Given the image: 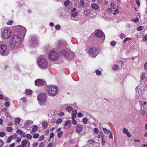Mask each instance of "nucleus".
Masks as SVG:
<instances>
[{
	"label": "nucleus",
	"instance_id": "f257e3e1",
	"mask_svg": "<svg viewBox=\"0 0 147 147\" xmlns=\"http://www.w3.org/2000/svg\"><path fill=\"white\" fill-rule=\"evenodd\" d=\"M21 40L19 37L16 35H14L10 41V45L12 47L16 46L19 45Z\"/></svg>",
	"mask_w": 147,
	"mask_h": 147
},
{
	"label": "nucleus",
	"instance_id": "f03ea898",
	"mask_svg": "<svg viewBox=\"0 0 147 147\" xmlns=\"http://www.w3.org/2000/svg\"><path fill=\"white\" fill-rule=\"evenodd\" d=\"M37 62L39 67L41 69L46 68L48 63L46 59L43 57L39 58Z\"/></svg>",
	"mask_w": 147,
	"mask_h": 147
},
{
	"label": "nucleus",
	"instance_id": "7ed1b4c3",
	"mask_svg": "<svg viewBox=\"0 0 147 147\" xmlns=\"http://www.w3.org/2000/svg\"><path fill=\"white\" fill-rule=\"evenodd\" d=\"M46 95L44 93H41L38 96V100L40 105H45L46 102Z\"/></svg>",
	"mask_w": 147,
	"mask_h": 147
},
{
	"label": "nucleus",
	"instance_id": "20e7f679",
	"mask_svg": "<svg viewBox=\"0 0 147 147\" xmlns=\"http://www.w3.org/2000/svg\"><path fill=\"white\" fill-rule=\"evenodd\" d=\"M57 87L55 86H49L47 90L50 96H55L57 93Z\"/></svg>",
	"mask_w": 147,
	"mask_h": 147
},
{
	"label": "nucleus",
	"instance_id": "39448f33",
	"mask_svg": "<svg viewBox=\"0 0 147 147\" xmlns=\"http://www.w3.org/2000/svg\"><path fill=\"white\" fill-rule=\"evenodd\" d=\"M49 57L51 60L54 61L58 59V55L55 51H51L49 53Z\"/></svg>",
	"mask_w": 147,
	"mask_h": 147
},
{
	"label": "nucleus",
	"instance_id": "423d86ee",
	"mask_svg": "<svg viewBox=\"0 0 147 147\" xmlns=\"http://www.w3.org/2000/svg\"><path fill=\"white\" fill-rule=\"evenodd\" d=\"M12 32L10 30L5 29L2 33V36L5 39H8L11 36Z\"/></svg>",
	"mask_w": 147,
	"mask_h": 147
},
{
	"label": "nucleus",
	"instance_id": "0eeeda50",
	"mask_svg": "<svg viewBox=\"0 0 147 147\" xmlns=\"http://www.w3.org/2000/svg\"><path fill=\"white\" fill-rule=\"evenodd\" d=\"M94 35L98 38H102L103 40L105 38V35L103 32L101 30H95Z\"/></svg>",
	"mask_w": 147,
	"mask_h": 147
},
{
	"label": "nucleus",
	"instance_id": "6e6552de",
	"mask_svg": "<svg viewBox=\"0 0 147 147\" xmlns=\"http://www.w3.org/2000/svg\"><path fill=\"white\" fill-rule=\"evenodd\" d=\"M7 50V46L4 44L0 45V54L1 55H5V53Z\"/></svg>",
	"mask_w": 147,
	"mask_h": 147
},
{
	"label": "nucleus",
	"instance_id": "1a4fd4ad",
	"mask_svg": "<svg viewBox=\"0 0 147 147\" xmlns=\"http://www.w3.org/2000/svg\"><path fill=\"white\" fill-rule=\"evenodd\" d=\"M46 82L40 79L36 80L35 81V85L37 86H41L45 85Z\"/></svg>",
	"mask_w": 147,
	"mask_h": 147
},
{
	"label": "nucleus",
	"instance_id": "9d476101",
	"mask_svg": "<svg viewBox=\"0 0 147 147\" xmlns=\"http://www.w3.org/2000/svg\"><path fill=\"white\" fill-rule=\"evenodd\" d=\"M99 50L98 49H97L95 47H92L89 50V52L91 54L98 55Z\"/></svg>",
	"mask_w": 147,
	"mask_h": 147
},
{
	"label": "nucleus",
	"instance_id": "9b49d317",
	"mask_svg": "<svg viewBox=\"0 0 147 147\" xmlns=\"http://www.w3.org/2000/svg\"><path fill=\"white\" fill-rule=\"evenodd\" d=\"M100 134H101V138L102 140V145L103 146L104 144L105 143V139L104 135L103 133L102 132H100Z\"/></svg>",
	"mask_w": 147,
	"mask_h": 147
},
{
	"label": "nucleus",
	"instance_id": "f8f14e48",
	"mask_svg": "<svg viewBox=\"0 0 147 147\" xmlns=\"http://www.w3.org/2000/svg\"><path fill=\"white\" fill-rule=\"evenodd\" d=\"M83 126L81 125H78L77 126L76 131L78 133H80L82 129Z\"/></svg>",
	"mask_w": 147,
	"mask_h": 147
},
{
	"label": "nucleus",
	"instance_id": "ddd939ff",
	"mask_svg": "<svg viewBox=\"0 0 147 147\" xmlns=\"http://www.w3.org/2000/svg\"><path fill=\"white\" fill-rule=\"evenodd\" d=\"M60 53L64 56H67L69 55L68 52L65 50H62Z\"/></svg>",
	"mask_w": 147,
	"mask_h": 147
},
{
	"label": "nucleus",
	"instance_id": "4468645a",
	"mask_svg": "<svg viewBox=\"0 0 147 147\" xmlns=\"http://www.w3.org/2000/svg\"><path fill=\"white\" fill-rule=\"evenodd\" d=\"M38 127L36 125L33 126L32 131L30 132V133L32 134L35 133L37 130Z\"/></svg>",
	"mask_w": 147,
	"mask_h": 147
},
{
	"label": "nucleus",
	"instance_id": "2eb2a0df",
	"mask_svg": "<svg viewBox=\"0 0 147 147\" xmlns=\"http://www.w3.org/2000/svg\"><path fill=\"white\" fill-rule=\"evenodd\" d=\"M32 43L33 44V46L35 47L37 45L38 41L37 39L35 37L32 39Z\"/></svg>",
	"mask_w": 147,
	"mask_h": 147
},
{
	"label": "nucleus",
	"instance_id": "dca6fc26",
	"mask_svg": "<svg viewBox=\"0 0 147 147\" xmlns=\"http://www.w3.org/2000/svg\"><path fill=\"white\" fill-rule=\"evenodd\" d=\"M27 142H29V141L26 139H24L23 140L21 143V146H22V147H25Z\"/></svg>",
	"mask_w": 147,
	"mask_h": 147
},
{
	"label": "nucleus",
	"instance_id": "f3484780",
	"mask_svg": "<svg viewBox=\"0 0 147 147\" xmlns=\"http://www.w3.org/2000/svg\"><path fill=\"white\" fill-rule=\"evenodd\" d=\"M91 7L92 8L95 10H97L99 8L98 5L96 3H94L91 5Z\"/></svg>",
	"mask_w": 147,
	"mask_h": 147
},
{
	"label": "nucleus",
	"instance_id": "a211bd4d",
	"mask_svg": "<svg viewBox=\"0 0 147 147\" xmlns=\"http://www.w3.org/2000/svg\"><path fill=\"white\" fill-rule=\"evenodd\" d=\"M14 136H15V138H16L17 136V134H15V135H14L13 136H11L9 137L7 140V143H9L13 139V137H14Z\"/></svg>",
	"mask_w": 147,
	"mask_h": 147
},
{
	"label": "nucleus",
	"instance_id": "6ab92c4d",
	"mask_svg": "<svg viewBox=\"0 0 147 147\" xmlns=\"http://www.w3.org/2000/svg\"><path fill=\"white\" fill-rule=\"evenodd\" d=\"M119 67L117 65H113L112 67L113 70L115 71H117L119 69Z\"/></svg>",
	"mask_w": 147,
	"mask_h": 147
},
{
	"label": "nucleus",
	"instance_id": "aec40b11",
	"mask_svg": "<svg viewBox=\"0 0 147 147\" xmlns=\"http://www.w3.org/2000/svg\"><path fill=\"white\" fill-rule=\"evenodd\" d=\"M48 123L47 121H44L42 123V125L43 128L46 129L48 126Z\"/></svg>",
	"mask_w": 147,
	"mask_h": 147
},
{
	"label": "nucleus",
	"instance_id": "412c9836",
	"mask_svg": "<svg viewBox=\"0 0 147 147\" xmlns=\"http://www.w3.org/2000/svg\"><path fill=\"white\" fill-rule=\"evenodd\" d=\"M65 125L66 126H68L69 127H70L71 126V121L69 120L66 121L65 123Z\"/></svg>",
	"mask_w": 147,
	"mask_h": 147
},
{
	"label": "nucleus",
	"instance_id": "4be33fe9",
	"mask_svg": "<svg viewBox=\"0 0 147 147\" xmlns=\"http://www.w3.org/2000/svg\"><path fill=\"white\" fill-rule=\"evenodd\" d=\"M32 123V121L29 120H28L26 121L25 123H24V125L28 126L30 124V123Z\"/></svg>",
	"mask_w": 147,
	"mask_h": 147
},
{
	"label": "nucleus",
	"instance_id": "5701e85b",
	"mask_svg": "<svg viewBox=\"0 0 147 147\" xmlns=\"http://www.w3.org/2000/svg\"><path fill=\"white\" fill-rule=\"evenodd\" d=\"M103 129L104 132L106 134H109L110 133V131L109 130L107 129L106 128H103Z\"/></svg>",
	"mask_w": 147,
	"mask_h": 147
},
{
	"label": "nucleus",
	"instance_id": "b1692460",
	"mask_svg": "<svg viewBox=\"0 0 147 147\" xmlns=\"http://www.w3.org/2000/svg\"><path fill=\"white\" fill-rule=\"evenodd\" d=\"M73 109V108L70 106H68L66 108V110L69 113H70Z\"/></svg>",
	"mask_w": 147,
	"mask_h": 147
},
{
	"label": "nucleus",
	"instance_id": "393cba45",
	"mask_svg": "<svg viewBox=\"0 0 147 147\" xmlns=\"http://www.w3.org/2000/svg\"><path fill=\"white\" fill-rule=\"evenodd\" d=\"M82 120V122L84 123V124H86L87 123L88 121V119L87 118H84Z\"/></svg>",
	"mask_w": 147,
	"mask_h": 147
},
{
	"label": "nucleus",
	"instance_id": "a878e982",
	"mask_svg": "<svg viewBox=\"0 0 147 147\" xmlns=\"http://www.w3.org/2000/svg\"><path fill=\"white\" fill-rule=\"evenodd\" d=\"M25 91L28 94H31L32 93V91L30 89H26Z\"/></svg>",
	"mask_w": 147,
	"mask_h": 147
},
{
	"label": "nucleus",
	"instance_id": "bb28decb",
	"mask_svg": "<svg viewBox=\"0 0 147 147\" xmlns=\"http://www.w3.org/2000/svg\"><path fill=\"white\" fill-rule=\"evenodd\" d=\"M15 121L16 124H18L20 121V118H17L15 119Z\"/></svg>",
	"mask_w": 147,
	"mask_h": 147
},
{
	"label": "nucleus",
	"instance_id": "cd10ccee",
	"mask_svg": "<svg viewBox=\"0 0 147 147\" xmlns=\"http://www.w3.org/2000/svg\"><path fill=\"white\" fill-rule=\"evenodd\" d=\"M70 1L69 0H66L64 2V5L65 6H68L69 3H70Z\"/></svg>",
	"mask_w": 147,
	"mask_h": 147
},
{
	"label": "nucleus",
	"instance_id": "c85d7f7f",
	"mask_svg": "<svg viewBox=\"0 0 147 147\" xmlns=\"http://www.w3.org/2000/svg\"><path fill=\"white\" fill-rule=\"evenodd\" d=\"M6 129V130L9 132H10L12 130V128L11 127H7Z\"/></svg>",
	"mask_w": 147,
	"mask_h": 147
},
{
	"label": "nucleus",
	"instance_id": "c756f323",
	"mask_svg": "<svg viewBox=\"0 0 147 147\" xmlns=\"http://www.w3.org/2000/svg\"><path fill=\"white\" fill-rule=\"evenodd\" d=\"M63 132L62 131H60L59 132L58 134H57V136H58V137L59 138H61L62 136V135H63Z\"/></svg>",
	"mask_w": 147,
	"mask_h": 147
},
{
	"label": "nucleus",
	"instance_id": "7c9ffc66",
	"mask_svg": "<svg viewBox=\"0 0 147 147\" xmlns=\"http://www.w3.org/2000/svg\"><path fill=\"white\" fill-rule=\"evenodd\" d=\"M80 5L82 7H83L85 4L84 0H80Z\"/></svg>",
	"mask_w": 147,
	"mask_h": 147
},
{
	"label": "nucleus",
	"instance_id": "2f4dec72",
	"mask_svg": "<svg viewBox=\"0 0 147 147\" xmlns=\"http://www.w3.org/2000/svg\"><path fill=\"white\" fill-rule=\"evenodd\" d=\"M62 121V119L59 118L56 121V123L58 124L60 123H61Z\"/></svg>",
	"mask_w": 147,
	"mask_h": 147
},
{
	"label": "nucleus",
	"instance_id": "473e14b6",
	"mask_svg": "<svg viewBox=\"0 0 147 147\" xmlns=\"http://www.w3.org/2000/svg\"><path fill=\"white\" fill-rule=\"evenodd\" d=\"M44 136L43 135L41 136L39 138L38 141H41L44 140Z\"/></svg>",
	"mask_w": 147,
	"mask_h": 147
},
{
	"label": "nucleus",
	"instance_id": "72a5a7b5",
	"mask_svg": "<svg viewBox=\"0 0 147 147\" xmlns=\"http://www.w3.org/2000/svg\"><path fill=\"white\" fill-rule=\"evenodd\" d=\"M26 137L27 138L29 139L30 140L32 139V137L31 135L29 134H27L26 135Z\"/></svg>",
	"mask_w": 147,
	"mask_h": 147
},
{
	"label": "nucleus",
	"instance_id": "f704fd0d",
	"mask_svg": "<svg viewBox=\"0 0 147 147\" xmlns=\"http://www.w3.org/2000/svg\"><path fill=\"white\" fill-rule=\"evenodd\" d=\"M39 136V134H34L33 136V138H38Z\"/></svg>",
	"mask_w": 147,
	"mask_h": 147
},
{
	"label": "nucleus",
	"instance_id": "c9c22d12",
	"mask_svg": "<svg viewBox=\"0 0 147 147\" xmlns=\"http://www.w3.org/2000/svg\"><path fill=\"white\" fill-rule=\"evenodd\" d=\"M130 40V38H125L123 40V42L124 43H125L126 42L129 40Z\"/></svg>",
	"mask_w": 147,
	"mask_h": 147
},
{
	"label": "nucleus",
	"instance_id": "e433bc0d",
	"mask_svg": "<svg viewBox=\"0 0 147 147\" xmlns=\"http://www.w3.org/2000/svg\"><path fill=\"white\" fill-rule=\"evenodd\" d=\"M143 27L142 26H139L137 28V30L138 31H140L142 30Z\"/></svg>",
	"mask_w": 147,
	"mask_h": 147
},
{
	"label": "nucleus",
	"instance_id": "4c0bfd02",
	"mask_svg": "<svg viewBox=\"0 0 147 147\" xmlns=\"http://www.w3.org/2000/svg\"><path fill=\"white\" fill-rule=\"evenodd\" d=\"M16 133H18V134L20 135L22 133V131L21 130L18 129Z\"/></svg>",
	"mask_w": 147,
	"mask_h": 147
},
{
	"label": "nucleus",
	"instance_id": "58836bf2",
	"mask_svg": "<svg viewBox=\"0 0 147 147\" xmlns=\"http://www.w3.org/2000/svg\"><path fill=\"white\" fill-rule=\"evenodd\" d=\"M112 10L111 8H109L107 9V12L108 13H110L112 12Z\"/></svg>",
	"mask_w": 147,
	"mask_h": 147
},
{
	"label": "nucleus",
	"instance_id": "ea45409f",
	"mask_svg": "<svg viewBox=\"0 0 147 147\" xmlns=\"http://www.w3.org/2000/svg\"><path fill=\"white\" fill-rule=\"evenodd\" d=\"M116 42L115 41H112L111 42V46H113L116 44Z\"/></svg>",
	"mask_w": 147,
	"mask_h": 147
},
{
	"label": "nucleus",
	"instance_id": "a19ab883",
	"mask_svg": "<svg viewBox=\"0 0 147 147\" xmlns=\"http://www.w3.org/2000/svg\"><path fill=\"white\" fill-rule=\"evenodd\" d=\"M60 28L61 27L59 25H57L55 26V28L58 30H59Z\"/></svg>",
	"mask_w": 147,
	"mask_h": 147
},
{
	"label": "nucleus",
	"instance_id": "79ce46f5",
	"mask_svg": "<svg viewBox=\"0 0 147 147\" xmlns=\"http://www.w3.org/2000/svg\"><path fill=\"white\" fill-rule=\"evenodd\" d=\"M44 144L43 142H41L40 143L38 147H44Z\"/></svg>",
	"mask_w": 147,
	"mask_h": 147
},
{
	"label": "nucleus",
	"instance_id": "37998d69",
	"mask_svg": "<svg viewBox=\"0 0 147 147\" xmlns=\"http://www.w3.org/2000/svg\"><path fill=\"white\" fill-rule=\"evenodd\" d=\"M136 3L138 7H140V3L139 0H137L136 1Z\"/></svg>",
	"mask_w": 147,
	"mask_h": 147
},
{
	"label": "nucleus",
	"instance_id": "c03bdc74",
	"mask_svg": "<svg viewBox=\"0 0 147 147\" xmlns=\"http://www.w3.org/2000/svg\"><path fill=\"white\" fill-rule=\"evenodd\" d=\"M72 124L74 125H76L77 124L76 121L74 119H72Z\"/></svg>",
	"mask_w": 147,
	"mask_h": 147
},
{
	"label": "nucleus",
	"instance_id": "a18cd8bd",
	"mask_svg": "<svg viewBox=\"0 0 147 147\" xmlns=\"http://www.w3.org/2000/svg\"><path fill=\"white\" fill-rule=\"evenodd\" d=\"M4 144L3 141L1 140H0V147L2 146Z\"/></svg>",
	"mask_w": 147,
	"mask_h": 147
},
{
	"label": "nucleus",
	"instance_id": "49530a36",
	"mask_svg": "<svg viewBox=\"0 0 147 147\" xmlns=\"http://www.w3.org/2000/svg\"><path fill=\"white\" fill-rule=\"evenodd\" d=\"M77 113V110H73L72 111V115H76Z\"/></svg>",
	"mask_w": 147,
	"mask_h": 147
},
{
	"label": "nucleus",
	"instance_id": "de8ad7c7",
	"mask_svg": "<svg viewBox=\"0 0 147 147\" xmlns=\"http://www.w3.org/2000/svg\"><path fill=\"white\" fill-rule=\"evenodd\" d=\"M120 37L121 38L123 39V38H125V35L123 34H120Z\"/></svg>",
	"mask_w": 147,
	"mask_h": 147
},
{
	"label": "nucleus",
	"instance_id": "09e8293b",
	"mask_svg": "<svg viewBox=\"0 0 147 147\" xmlns=\"http://www.w3.org/2000/svg\"><path fill=\"white\" fill-rule=\"evenodd\" d=\"M94 131L96 134H98V130L97 128H95L94 129Z\"/></svg>",
	"mask_w": 147,
	"mask_h": 147
},
{
	"label": "nucleus",
	"instance_id": "8fccbe9b",
	"mask_svg": "<svg viewBox=\"0 0 147 147\" xmlns=\"http://www.w3.org/2000/svg\"><path fill=\"white\" fill-rule=\"evenodd\" d=\"M96 74L98 75H100L101 74V72L100 71L98 70H96Z\"/></svg>",
	"mask_w": 147,
	"mask_h": 147
},
{
	"label": "nucleus",
	"instance_id": "3c124183",
	"mask_svg": "<svg viewBox=\"0 0 147 147\" xmlns=\"http://www.w3.org/2000/svg\"><path fill=\"white\" fill-rule=\"evenodd\" d=\"M94 142V141L93 140H88V142L90 144H92Z\"/></svg>",
	"mask_w": 147,
	"mask_h": 147
},
{
	"label": "nucleus",
	"instance_id": "603ef678",
	"mask_svg": "<svg viewBox=\"0 0 147 147\" xmlns=\"http://www.w3.org/2000/svg\"><path fill=\"white\" fill-rule=\"evenodd\" d=\"M10 104L9 102H5V106L7 107H9V106Z\"/></svg>",
	"mask_w": 147,
	"mask_h": 147
},
{
	"label": "nucleus",
	"instance_id": "864d4df0",
	"mask_svg": "<svg viewBox=\"0 0 147 147\" xmlns=\"http://www.w3.org/2000/svg\"><path fill=\"white\" fill-rule=\"evenodd\" d=\"M38 145L37 143H34L32 144V146L33 147H36Z\"/></svg>",
	"mask_w": 147,
	"mask_h": 147
},
{
	"label": "nucleus",
	"instance_id": "5fc2aeb1",
	"mask_svg": "<svg viewBox=\"0 0 147 147\" xmlns=\"http://www.w3.org/2000/svg\"><path fill=\"white\" fill-rule=\"evenodd\" d=\"M12 23V21L10 20V21H9L7 23V24L8 25H11Z\"/></svg>",
	"mask_w": 147,
	"mask_h": 147
},
{
	"label": "nucleus",
	"instance_id": "6e6d98bb",
	"mask_svg": "<svg viewBox=\"0 0 147 147\" xmlns=\"http://www.w3.org/2000/svg\"><path fill=\"white\" fill-rule=\"evenodd\" d=\"M123 132L124 133L126 134L128 132L127 129L126 128H124L123 129Z\"/></svg>",
	"mask_w": 147,
	"mask_h": 147
},
{
	"label": "nucleus",
	"instance_id": "4d7b16f0",
	"mask_svg": "<svg viewBox=\"0 0 147 147\" xmlns=\"http://www.w3.org/2000/svg\"><path fill=\"white\" fill-rule=\"evenodd\" d=\"M21 140V139L19 137H18L16 139V142H19Z\"/></svg>",
	"mask_w": 147,
	"mask_h": 147
},
{
	"label": "nucleus",
	"instance_id": "13d9d810",
	"mask_svg": "<svg viewBox=\"0 0 147 147\" xmlns=\"http://www.w3.org/2000/svg\"><path fill=\"white\" fill-rule=\"evenodd\" d=\"M54 134L53 133H51L50 135V138H52L54 137Z\"/></svg>",
	"mask_w": 147,
	"mask_h": 147
},
{
	"label": "nucleus",
	"instance_id": "bf43d9fd",
	"mask_svg": "<svg viewBox=\"0 0 147 147\" xmlns=\"http://www.w3.org/2000/svg\"><path fill=\"white\" fill-rule=\"evenodd\" d=\"M144 68L145 69H147V62L145 63L144 65Z\"/></svg>",
	"mask_w": 147,
	"mask_h": 147
},
{
	"label": "nucleus",
	"instance_id": "052dcab7",
	"mask_svg": "<svg viewBox=\"0 0 147 147\" xmlns=\"http://www.w3.org/2000/svg\"><path fill=\"white\" fill-rule=\"evenodd\" d=\"M78 115L79 117H81L83 116V115L81 113H78Z\"/></svg>",
	"mask_w": 147,
	"mask_h": 147
},
{
	"label": "nucleus",
	"instance_id": "680f3d73",
	"mask_svg": "<svg viewBox=\"0 0 147 147\" xmlns=\"http://www.w3.org/2000/svg\"><path fill=\"white\" fill-rule=\"evenodd\" d=\"M5 135V134L4 132H0V136L1 137H3Z\"/></svg>",
	"mask_w": 147,
	"mask_h": 147
},
{
	"label": "nucleus",
	"instance_id": "e2e57ef3",
	"mask_svg": "<svg viewBox=\"0 0 147 147\" xmlns=\"http://www.w3.org/2000/svg\"><path fill=\"white\" fill-rule=\"evenodd\" d=\"M53 144L52 143H50L49 144L47 147H52Z\"/></svg>",
	"mask_w": 147,
	"mask_h": 147
},
{
	"label": "nucleus",
	"instance_id": "0e129e2a",
	"mask_svg": "<svg viewBox=\"0 0 147 147\" xmlns=\"http://www.w3.org/2000/svg\"><path fill=\"white\" fill-rule=\"evenodd\" d=\"M110 6L111 7L113 8V9L115 8V4L114 3H111L110 4Z\"/></svg>",
	"mask_w": 147,
	"mask_h": 147
},
{
	"label": "nucleus",
	"instance_id": "69168bd1",
	"mask_svg": "<svg viewBox=\"0 0 147 147\" xmlns=\"http://www.w3.org/2000/svg\"><path fill=\"white\" fill-rule=\"evenodd\" d=\"M139 21V19L138 18H137L136 19H135L133 20V21L134 22H137Z\"/></svg>",
	"mask_w": 147,
	"mask_h": 147
},
{
	"label": "nucleus",
	"instance_id": "338daca9",
	"mask_svg": "<svg viewBox=\"0 0 147 147\" xmlns=\"http://www.w3.org/2000/svg\"><path fill=\"white\" fill-rule=\"evenodd\" d=\"M78 12H75L72 14V16L74 17H76L78 15Z\"/></svg>",
	"mask_w": 147,
	"mask_h": 147
},
{
	"label": "nucleus",
	"instance_id": "774afa93",
	"mask_svg": "<svg viewBox=\"0 0 147 147\" xmlns=\"http://www.w3.org/2000/svg\"><path fill=\"white\" fill-rule=\"evenodd\" d=\"M21 100H22L24 102H26L27 101L26 98L25 97H24L23 99H21Z\"/></svg>",
	"mask_w": 147,
	"mask_h": 147
}]
</instances>
